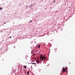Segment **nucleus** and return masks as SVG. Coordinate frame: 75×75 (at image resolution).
<instances>
[{
  "label": "nucleus",
  "mask_w": 75,
  "mask_h": 75,
  "mask_svg": "<svg viewBox=\"0 0 75 75\" xmlns=\"http://www.w3.org/2000/svg\"><path fill=\"white\" fill-rule=\"evenodd\" d=\"M40 59H41L42 61L44 60V59H47V58L45 57V56L42 55H40Z\"/></svg>",
  "instance_id": "1"
},
{
  "label": "nucleus",
  "mask_w": 75,
  "mask_h": 75,
  "mask_svg": "<svg viewBox=\"0 0 75 75\" xmlns=\"http://www.w3.org/2000/svg\"><path fill=\"white\" fill-rule=\"evenodd\" d=\"M66 70V69L65 68H64L63 67L62 69V72H65Z\"/></svg>",
  "instance_id": "2"
},
{
  "label": "nucleus",
  "mask_w": 75,
  "mask_h": 75,
  "mask_svg": "<svg viewBox=\"0 0 75 75\" xmlns=\"http://www.w3.org/2000/svg\"><path fill=\"white\" fill-rule=\"evenodd\" d=\"M36 62L37 63V64H38V63L39 62V61H38V60H37Z\"/></svg>",
  "instance_id": "3"
},
{
  "label": "nucleus",
  "mask_w": 75,
  "mask_h": 75,
  "mask_svg": "<svg viewBox=\"0 0 75 75\" xmlns=\"http://www.w3.org/2000/svg\"><path fill=\"white\" fill-rule=\"evenodd\" d=\"M24 68H25V69H26V68H27V66H25L23 67Z\"/></svg>",
  "instance_id": "4"
},
{
  "label": "nucleus",
  "mask_w": 75,
  "mask_h": 75,
  "mask_svg": "<svg viewBox=\"0 0 75 75\" xmlns=\"http://www.w3.org/2000/svg\"><path fill=\"white\" fill-rule=\"evenodd\" d=\"M27 74H28V75H29V71H28L27 72Z\"/></svg>",
  "instance_id": "5"
},
{
  "label": "nucleus",
  "mask_w": 75,
  "mask_h": 75,
  "mask_svg": "<svg viewBox=\"0 0 75 75\" xmlns=\"http://www.w3.org/2000/svg\"><path fill=\"white\" fill-rule=\"evenodd\" d=\"M40 47V45H39L38 46V48H39Z\"/></svg>",
  "instance_id": "6"
},
{
  "label": "nucleus",
  "mask_w": 75,
  "mask_h": 75,
  "mask_svg": "<svg viewBox=\"0 0 75 75\" xmlns=\"http://www.w3.org/2000/svg\"><path fill=\"white\" fill-rule=\"evenodd\" d=\"M2 8H1V7H0V10H2Z\"/></svg>",
  "instance_id": "7"
},
{
  "label": "nucleus",
  "mask_w": 75,
  "mask_h": 75,
  "mask_svg": "<svg viewBox=\"0 0 75 75\" xmlns=\"http://www.w3.org/2000/svg\"><path fill=\"white\" fill-rule=\"evenodd\" d=\"M34 65L35 66V65H36V63H35V64H34Z\"/></svg>",
  "instance_id": "8"
},
{
  "label": "nucleus",
  "mask_w": 75,
  "mask_h": 75,
  "mask_svg": "<svg viewBox=\"0 0 75 75\" xmlns=\"http://www.w3.org/2000/svg\"><path fill=\"white\" fill-rule=\"evenodd\" d=\"M35 63H32V64H35Z\"/></svg>",
  "instance_id": "9"
},
{
  "label": "nucleus",
  "mask_w": 75,
  "mask_h": 75,
  "mask_svg": "<svg viewBox=\"0 0 75 75\" xmlns=\"http://www.w3.org/2000/svg\"><path fill=\"white\" fill-rule=\"evenodd\" d=\"M35 63H32V64H35Z\"/></svg>",
  "instance_id": "10"
},
{
  "label": "nucleus",
  "mask_w": 75,
  "mask_h": 75,
  "mask_svg": "<svg viewBox=\"0 0 75 75\" xmlns=\"http://www.w3.org/2000/svg\"><path fill=\"white\" fill-rule=\"evenodd\" d=\"M66 69L67 70V67H66Z\"/></svg>",
  "instance_id": "11"
},
{
  "label": "nucleus",
  "mask_w": 75,
  "mask_h": 75,
  "mask_svg": "<svg viewBox=\"0 0 75 75\" xmlns=\"http://www.w3.org/2000/svg\"><path fill=\"white\" fill-rule=\"evenodd\" d=\"M11 38L12 37L11 36L9 37V38Z\"/></svg>",
  "instance_id": "12"
},
{
  "label": "nucleus",
  "mask_w": 75,
  "mask_h": 75,
  "mask_svg": "<svg viewBox=\"0 0 75 75\" xmlns=\"http://www.w3.org/2000/svg\"><path fill=\"white\" fill-rule=\"evenodd\" d=\"M55 2V1H53L54 3V2Z\"/></svg>",
  "instance_id": "13"
},
{
  "label": "nucleus",
  "mask_w": 75,
  "mask_h": 75,
  "mask_svg": "<svg viewBox=\"0 0 75 75\" xmlns=\"http://www.w3.org/2000/svg\"><path fill=\"white\" fill-rule=\"evenodd\" d=\"M30 22H31V23L32 22L31 20L30 21Z\"/></svg>",
  "instance_id": "14"
},
{
  "label": "nucleus",
  "mask_w": 75,
  "mask_h": 75,
  "mask_svg": "<svg viewBox=\"0 0 75 75\" xmlns=\"http://www.w3.org/2000/svg\"><path fill=\"white\" fill-rule=\"evenodd\" d=\"M32 6H33V5H31V7H32Z\"/></svg>",
  "instance_id": "15"
},
{
  "label": "nucleus",
  "mask_w": 75,
  "mask_h": 75,
  "mask_svg": "<svg viewBox=\"0 0 75 75\" xmlns=\"http://www.w3.org/2000/svg\"><path fill=\"white\" fill-rule=\"evenodd\" d=\"M35 59H37V57L35 58Z\"/></svg>",
  "instance_id": "16"
},
{
  "label": "nucleus",
  "mask_w": 75,
  "mask_h": 75,
  "mask_svg": "<svg viewBox=\"0 0 75 75\" xmlns=\"http://www.w3.org/2000/svg\"><path fill=\"white\" fill-rule=\"evenodd\" d=\"M4 24H6V23L4 22Z\"/></svg>",
  "instance_id": "17"
},
{
  "label": "nucleus",
  "mask_w": 75,
  "mask_h": 75,
  "mask_svg": "<svg viewBox=\"0 0 75 75\" xmlns=\"http://www.w3.org/2000/svg\"><path fill=\"white\" fill-rule=\"evenodd\" d=\"M35 54H33V55H35Z\"/></svg>",
  "instance_id": "18"
}]
</instances>
